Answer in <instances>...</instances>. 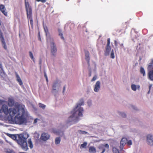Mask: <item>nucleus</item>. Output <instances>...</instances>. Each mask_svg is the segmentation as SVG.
I'll use <instances>...</instances> for the list:
<instances>
[{"label": "nucleus", "instance_id": "obj_39", "mask_svg": "<svg viewBox=\"0 0 153 153\" xmlns=\"http://www.w3.org/2000/svg\"><path fill=\"white\" fill-rule=\"evenodd\" d=\"M3 36L2 33L0 30V39L3 38Z\"/></svg>", "mask_w": 153, "mask_h": 153}, {"label": "nucleus", "instance_id": "obj_56", "mask_svg": "<svg viewBox=\"0 0 153 153\" xmlns=\"http://www.w3.org/2000/svg\"><path fill=\"white\" fill-rule=\"evenodd\" d=\"M88 104L89 105H90V104H89V101H88Z\"/></svg>", "mask_w": 153, "mask_h": 153}, {"label": "nucleus", "instance_id": "obj_30", "mask_svg": "<svg viewBox=\"0 0 153 153\" xmlns=\"http://www.w3.org/2000/svg\"><path fill=\"white\" fill-rule=\"evenodd\" d=\"M39 107L42 108L43 109H44L46 107V105L41 103H39Z\"/></svg>", "mask_w": 153, "mask_h": 153}, {"label": "nucleus", "instance_id": "obj_40", "mask_svg": "<svg viewBox=\"0 0 153 153\" xmlns=\"http://www.w3.org/2000/svg\"><path fill=\"white\" fill-rule=\"evenodd\" d=\"M121 116L123 117H126V114L124 113H122L121 114Z\"/></svg>", "mask_w": 153, "mask_h": 153}, {"label": "nucleus", "instance_id": "obj_14", "mask_svg": "<svg viewBox=\"0 0 153 153\" xmlns=\"http://www.w3.org/2000/svg\"><path fill=\"white\" fill-rule=\"evenodd\" d=\"M128 140L125 137L123 138L120 141V146L123 147L124 145L127 143Z\"/></svg>", "mask_w": 153, "mask_h": 153}, {"label": "nucleus", "instance_id": "obj_12", "mask_svg": "<svg viewBox=\"0 0 153 153\" xmlns=\"http://www.w3.org/2000/svg\"><path fill=\"white\" fill-rule=\"evenodd\" d=\"M1 109L2 110V111L6 115H8L9 113V109L7 106L5 105H2Z\"/></svg>", "mask_w": 153, "mask_h": 153}, {"label": "nucleus", "instance_id": "obj_23", "mask_svg": "<svg viewBox=\"0 0 153 153\" xmlns=\"http://www.w3.org/2000/svg\"><path fill=\"white\" fill-rule=\"evenodd\" d=\"M28 146L30 149H32L33 147V145L31 139H29L28 140Z\"/></svg>", "mask_w": 153, "mask_h": 153}, {"label": "nucleus", "instance_id": "obj_9", "mask_svg": "<svg viewBox=\"0 0 153 153\" xmlns=\"http://www.w3.org/2000/svg\"><path fill=\"white\" fill-rule=\"evenodd\" d=\"M152 136L150 134H148L147 136V141L148 144L150 145H153V138Z\"/></svg>", "mask_w": 153, "mask_h": 153}, {"label": "nucleus", "instance_id": "obj_46", "mask_svg": "<svg viewBox=\"0 0 153 153\" xmlns=\"http://www.w3.org/2000/svg\"><path fill=\"white\" fill-rule=\"evenodd\" d=\"M38 120L37 119H36L34 120L33 123H36L37 122V120Z\"/></svg>", "mask_w": 153, "mask_h": 153}, {"label": "nucleus", "instance_id": "obj_17", "mask_svg": "<svg viewBox=\"0 0 153 153\" xmlns=\"http://www.w3.org/2000/svg\"><path fill=\"white\" fill-rule=\"evenodd\" d=\"M111 50V47L110 46H106L105 47V51L104 54L105 56H107L109 55L110 52Z\"/></svg>", "mask_w": 153, "mask_h": 153}, {"label": "nucleus", "instance_id": "obj_3", "mask_svg": "<svg viewBox=\"0 0 153 153\" xmlns=\"http://www.w3.org/2000/svg\"><path fill=\"white\" fill-rule=\"evenodd\" d=\"M29 137L27 134H20L18 135L17 142L21 148L24 151H26L28 149L27 139Z\"/></svg>", "mask_w": 153, "mask_h": 153}, {"label": "nucleus", "instance_id": "obj_52", "mask_svg": "<svg viewBox=\"0 0 153 153\" xmlns=\"http://www.w3.org/2000/svg\"><path fill=\"white\" fill-rule=\"evenodd\" d=\"M89 76H91V72L89 73Z\"/></svg>", "mask_w": 153, "mask_h": 153}, {"label": "nucleus", "instance_id": "obj_57", "mask_svg": "<svg viewBox=\"0 0 153 153\" xmlns=\"http://www.w3.org/2000/svg\"><path fill=\"white\" fill-rule=\"evenodd\" d=\"M80 1V0H78V2H79Z\"/></svg>", "mask_w": 153, "mask_h": 153}, {"label": "nucleus", "instance_id": "obj_29", "mask_svg": "<svg viewBox=\"0 0 153 153\" xmlns=\"http://www.w3.org/2000/svg\"><path fill=\"white\" fill-rule=\"evenodd\" d=\"M112 151L113 153H119V150L115 147H114L112 149Z\"/></svg>", "mask_w": 153, "mask_h": 153}, {"label": "nucleus", "instance_id": "obj_54", "mask_svg": "<svg viewBox=\"0 0 153 153\" xmlns=\"http://www.w3.org/2000/svg\"><path fill=\"white\" fill-rule=\"evenodd\" d=\"M6 152L7 153H11V152H8V151H6Z\"/></svg>", "mask_w": 153, "mask_h": 153}, {"label": "nucleus", "instance_id": "obj_38", "mask_svg": "<svg viewBox=\"0 0 153 153\" xmlns=\"http://www.w3.org/2000/svg\"><path fill=\"white\" fill-rule=\"evenodd\" d=\"M37 1L39 2L41 1L43 3L45 2L46 1V0H36Z\"/></svg>", "mask_w": 153, "mask_h": 153}, {"label": "nucleus", "instance_id": "obj_45", "mask_svg": "<svg viewBox=\"0 0 153 153\" xmlns=\"http://www.w3.org/2000/svg\"><path fill=\"white\" fill-rule=\"evenodd\" d=\"M7 135H8L10 137H12V136H15L14 135H12V134H7Z\"/></svg>", "mask_w": 153, "mask_h": 153}, {"label": "nucleus", "instance_id": "obj_8", "mask_svg": "<svg viewBox=\"0 0 153 153\" xmlns=\"http://www.w3.org/2000/svg\"><path fill=\"white\" fill-rule=\"evenodd\" d=\"M0 11L5 16H7V13L4 6L2 4H0Z\"/></svg>", "mask_w": 153, "mask_h": 153}, {"label": "nucleus", "instance_id": "obj_49", "mask_svg": "<svg viewBox=\"0 0 153 153\" xmlns=\"http://www.w3.org/2000/svg\"><path fill=\"white\" fill-rule=\"evenodd\" d=\"M39 40H40V41H41V39L40 37L39 33Z\"/></svg>", "mask_w": 153, "mask_h": 153}, {"label": "nucleus", "instance_id": "obj_22", "mask_svg": "<svg viewBox=\"0 0 153 153\" xmlns=\"http://www.w3.org/2000/svg\"><path fill=\"white\" fill-rule=\"evenodd\" d=\"M131 89L134 91H136L137 88L139 89L140 88L139 85H136L134 84H132L131 85Z\"/></svg>", "mask_w": 153, "mask_h": 153}, {"label": "nucleus", "instance_id": "obj_27", "mask_svg": "<svg viewBox=\"0 0 153 153\" xmlns=\"http://www.w3.org/2000/svg\"><path fill=\"white\" fill-rule=\"evenodd\" d=\"M58 32L59 33V35L61 36V38L64 40V38L63 36V34L62 32V31L60 29H58Z\"/></svg>", "mask_w": 153, "mask_h": 153}, {"label": "nucleus", "instance_id": "obj_36", "mask_svg": "<svg viewBox=\"0 0 153 153\" xmlns=\"http://www.w3.org/2000/svg\"><path fill=\"white\" fill-rule=\"evenodd\" d=\"M127 143L128 145L130 146L132 144V142L131 140H129L128 141H127Z\"/></svg>", "mask_w": 153, "mask_h": 153}, {"label": "nucleus", "instance_id": "obj_5", "mask_svg": "<svg viewBox=\"0 0 153 153\" xmlns=\"http://www.w3.org/2000/svg\"><path fill=\"white\" fill-rule=\"evenodd\" d=\"M51 53L53 56H55L56 55L57 50L53 42L51 43Z\"/></svg>", "mask_w": 153, "mask_h": 153}, {"label": "nucleus", "instance_id": "obj_31", "mask_svg": "<svg viewBox=\"0 0 153 153\" xmlns=\"http://www.w3.org/2000/svg\"><path fill=\"white\" fill-rule=\"evenodd\" d=\"M110 57L112 59H114V55L113 50H112L111 51L110 54Z\"/></svg>", "mask_w": 153, "mask_h": 153}, {"label": "nucleus", "instance_id": "obj_43", "mask_svg": "<svg viewBox=\"0 0 153 153\" xmlns=\"http://www.w3.org/2000/svg\"><path fill=\"white\" fill-rule=\"evenodd\" d=\"M120 45L121 48H124V45L123 43L119 44Z\"/></svg>", "mask_w": 153, "mask_h": 153}, {"label": "nucleus", "instance_id": "obj_37", "mask_svg": "<svg viewBox=\"0 0 153 153\" xmlns=\"http://www.w3.org/2000/svg\"><path fill=\"white\" fill-rule=\"evenodd\" d=\"M0 39L1 40V42L3 44H5V42L4 40V39L3 38Z\"/></svg>", "mask_w": 153, "mask_h": 153}, {"label": "nucleus", "instance_id": "obj_47", "mask_svg": "<svg viewBox=\"0 0 153 153\" xmlns=\"http://www.w3.org/2000/svg\"><path fill=\"white\" fill-rule=\"evenodd\" d=\"M151 88V85H149V91L148 92V94H149V93L150 89Z\"/></svg>", "mask_w": 153, "mask_h": 153}, {"label": "nucleus", "instance_id": "obj_60", "mask_svg": "<svg viewBox=\"0 0 153 153\" xmlns=\"http://www.w3.org/2000/svg\"><path fill=\"white\" fill-rule=\"evenodd\" d=\"M5 1H6L7 0H4Z\"/></svg>", "mask_w": 153, "mask_h": 153}, {"label": "nucleus", "instance_id": "obj_58", "mask_svg": "<svg viewBox=\"0 0 153 153\" xmlns=\"http://www.w3.org/2000/svg\"><path fill=\"white\" fill-rule=\"evenodd\" d=\"M54 133H56V132L55 131H53Z\"/></svg>", "mask_w": 153, "mask_h": 153}, {"label": "nucleus", "instance_id": "obj_48", "mask_svg": "<svg viewBox=\"0 0 153 153\" xmlns=\"http://www.w3.org/2000/svg\"><path fill=\"white\" fill-rule=\"evenodd\" d=\"M65 86H64L63 88V93H64V92L65 91Z\"/></svg>", "mask_w": 153, "mask_h": 153}, {"label": "nucleus", "instance_id": "obj_26", "mask_svg": "<svg viewBox=\"0 0 153 153\" xmlns=\"http://www.w3.org/2000/svg\"><path fill=\"white\" fill-rule=\"evenodd\" d=\"M44 29L45 31V33L46 35L47 36L49 35V33L48 32V29L47 27L46 26L45 27H44Z\"/></svg>", "mask_w": 153, "mask_h": 153}, {"label": "nucleus", "instance_id": "obj_25", "mask_svg": "<svg viewBox=\"0 0 153 153\" xmlns=\"http://www.w3.org/2000/svg\"><path fill=\"white\" fill-rule=\"evenodd\" d=\"M29 56L31 59L33 61V62H35V58L34 57V56L33 55V54L32 53V52L31 51H29Z\"/></svg>", "mask_w": 153, "mask_h": 153}, {"label": "nucleus", "instance_id": "obj_18", "mask_svg": "<svg viewBox=\"0 0 153 153\" xmlns=\"http://www.w3.org/2000/svg\"><path fill=\"white\" fill-rule=\"evenodd\" d=\"M15 74L16 78V80L19 83V84L20 85H23V82L22 80L20 78L19 76V75L16 72L15 73Z\"/></svg>", "mask_w": 153, "mask_h": 153}, {"label": "nucleus", "instance_id": "obj_15", "mask_svg": "<svg viewBox=\"0 0 153 153\" xmlns=\"http://www.w3.org/2000/svg\"><path fill=\"white\" fill-rule=\"evenodd\" d=\"M15 104V101L13 99L9 98L8 101V105L9 106L12 107Z\"/></svg>", "mask_w": 153, "mask_h": 153}, {"label": "nucleus", "instance_id": "obj_10", "mask_svg": "<svg viewBox=\"0 0 153 153\" xmlns=\"http://www.w3.org/2000/svg\"><path fill=\"white\" fill-rule=\"evenodd\" d=\"M100 87V81H97L95 85L94 90L95 92H97L99 90Z\"/></svg>", "mask_w": 153, "mask_h": 153}, {"label": "nucleus", "instance_id": "obj_19", "mask_svg": "<svg viewBox=\"0 0 153 153\" xmlns=\"http://www.w3.org/2000/svg\"><path fill=\"white\" fill-rule=\"evenodd\" d=\"M147 69L148 71L153 70V59L151 60V62L148 65Z\"/></svg>", "mask_w": 153, "mask_h": 153}, {"label": "nucleus", "instance_id": "obj_32", "mask_svg": "<svg viewBox=\"0 0 153 153\" xmlns=\"http://www.w3.org/2000/svg\"><path fill=\"white\" fill-rule=\"evenodd\" d=\"M87 145V143L86 142H84L81 145V147L82 148H85L86 146Z\"/></svg>", "mask_w": 153, "mask_h": 153}, {"label": "nucleus", "instance_id": "obj_28", "mask_svg": "<svg viewBox=\"0 0 153 153\" xmlns=\"http://www.w3.org/2000/svg\"><path fill=\"white\" fill-rule=\"evenodd\" d=\"M60 142V137H56L55 140V143L56 144H59Z\"/></svg>", "mask_w": 153, "mask_h": 153}, {"label": "nucleus", "instance_id": "obj_59", "mask_svg": "<svg viewBox=\"0 0 153 153\" xmlns=\"http://www.w3.org/2000/svg\"><path fill=\"white\" fill-rule=\"evenodd\" d=\"M41 61H40V63L41 64Z\"/></svg>", "mask_w": 153, "mask_h": 153}, {"label": "nucleus", "instance_id": "obj_1", "mask_svg": "<svg viewBox=\"0 0 153 153\" xmlns=\"http://www.w3.org/2000/svg\"><path fill=\"white\" fill-rule=\"evenodd\" d=\"M16 107L17 110L14 108H9L8 114L12 118L17 114L13 120V121L16 124H22L26 121V119L25 117L24 106L18 104L16 105Z\"/></svg>", "mask_w": 153, "mask_h": 153}, {"label": "nucleus", "instance_id": "obj_2", "mask_svg": "<svg viewBox=\"0 0 153 153\" xmlns=\"http://www.w3.org/2000/svg\"><path fill=\"white\" fill-rule=\"evenodd\" d=\"M80 102L78 103L76 106L71 111L72 115L71 116L68 118V120L67 121V123H68L74 120L73 119L75 115V114L78 112V115L79 116H82V112L83 111V108L81 107L82 105L84 104V102L83 99H81L80 100Z\"/></svg>", "mask_w": 153, "mask_h": 153}, {"label": "nucleus", "instance_id": "obj_24", "mask_svg": "<svg viewBox=\"0 0 153 153\" xmlns=\"http://www.w3.org/2000/svg\"><path fill=\"white\" fill-rule=\"evenodd\" d=\"M140 72L141 74H143V76H146V72L144 68L142 67H141L140 68Z\"/></svg>", "mask_w": 153, "mask_h": 153}, {"label": "nucleus", "instance_id": "obj_20", "mask_svg": "<svg viewBox=\"0 0 153 153\" xmlns=\"http://www.w3.org/2000/svg\"><path fill=\"white\" fill-rule=\"evenodd\" d=\"M0 75L3 77L5 75V73L4 71L1 63L0 62Z\"/></svg>", "mask_w": 153, "mask_h": 153}, {"label": "nucleus", "instance_id": "obj_6", "mask_svg": "<svg viewBox=\"0 0 153 153\" xmlns=\"http://www.w3.org/2000/svg\"><path fill=\"white\" fill-rule=\"evenodd\" d=\"M105 147L107 149H108L109 148V145L107 144L105 145L102 144L99 146L98 148L100 150H102V152L101 153H103L105 151Z\"/></svg>", "mask_w": 153, "mask_h": 153}, {"label": "nucleus", "instance_id": "obj_21", "mask_svg": "<svg viewBox=\"0 0 153 153\" xmlns=\"http://www.w3.org/2000/svg\"><path fill=\"white\" fill-rule=\"evenodd\" d=\"M90 153H95L96 152V149L93 146H91L89 147L88 150Z\"/></svg>", "mask_w": 153, "mask_h": 153}, {"label": "nucleus", "instance_id": "obj_16", "mask_svg": "<svg viewBox=\"0 0 153 153\" xmlns=\"http://www.w3.org/2000/svg\"><path fill=\"white\" fill-rule=\"evenodd\" d=\"M25 6L26 11L32 10V7L30 6L28 2L26 0H25Z\"/></svg>", "mask_w": 153, "mask_h": 153}, {"label": "nucleus", "instance_id": "obj_55", "mask_svg": "<svg viewBox=\"0 0 153 153\" xmlns=\"http://www.w3.org/2000/svg\"><path fill=\"white\" fill-rule=\"evenodd\" d=\"M46 80L47 81V82H48V78H46Z\"/></svg>", "mask_w": 153, "mask_h": 153}, {"label": "nucleus", "instance_id": "obj_34", "mask_svg": "<svg viewBox=\"0 0 153 153\" xmlns=\"http://www.w3.org/2000/svg\"><path fill=\"white\" fill-rule=\"evenodd\" d=\"M110 38H108L107 39V43L106 45L107 46H110Z\"/></svg>", "mask_w": 153, "mask_h": 153}, {"label": "nucleus", "instance_id": "obj_53", "mask_svg": "<svg viewBox=\"0 0 153 153\" xmlns=\"http://www.w3.org/2000/svg\"><path fill=\"white\" fill-rule=\"evenodd\" d=\"M142 59V58H141V57H140V58H139V61H140Z\"/></svg>", "mask_w": 153, "mask_h": 153}, {"label": "nucleus", "instance_id": "obj_50", "mask_svg": "<svg viewBox=\"0 0 153 153\" xmlns=\"http://www.w3.org/2000/svg\"><path fill=\"white\" fill-rule=\"evenodd\" d=\"M44 76L46 78H48L47 76V75H46V74L45 73Z\"/></svg>", "mask_w": 153, "mask_h": 153}, {"label": "nucleus", "instance_id": "obj_41", "mask_svg": "<svg viewBox=\"0 0 153 153\" xmlns=\"http://www.w3.org/2000/svg\"><path fill=\"white\" fill-rule=\"evenodd\" d=\"M56 84H54L53 86V89L54 90H56Z\"/></svg>", "mask_w": 153, "mask_h": 153}, {"label": "nucleus", "instance_id": "obj_51", "mask_svg": "<svg viewBox=\"0 0 153 153\" xmlns=\"http://www.w3.org/2000/svg\"><path fill=\"white\" fill-rule=\"evenodd\" d=\"M2 112H3L2 109H0V113H1Z\"/></svg>", "mask_w": 153, "mask_h": 153}, {"label": "nucleus", "instance_id": "obj_44", "mask_svg": "<svg viewBox=\"0 0 153 153\" xmlns=\"http://www.w3.org/2000/svg\"><path fill=\"white\" fill-rule=\"evenodd\" d=\"M4 45V48L5 49H7V46L6 44H3Z\"/></svg>", "mask_w": 153, "mask_h": 153}, {"label": "nucleus", "instance_id": "obj_7", "mask_svg": "<svg viewBox=\"0 0 153 153\" xmlns=\"http://www.w3.org/2000/svg\"><path fill=\"white\" fill-rule=\"evenodd\" d=\"M50 135L47 133H43L41 136L40 138L42 140L45 141L49 139Z\"/></svg>", "mask_w": 153, "mask_h": 153}, {"label": "nucleus", "instance_id": "obj_13", "mask_svg": "<svg viewBox=\"0 0 153 153\" xmlns=\"http://www.w3.org/2000/svg\"><path fill=\"white\" fill-rule=\"evenodd\" d=\"M147 76L148 79L153 81V70L148 71Z\"/></svg>", "mask_w": 153, "mask_h": 153}, {"label": "nucleus", "instance_id": "obj_4", "mask_svg": "<svg viewBox=\"0 0 153 153\" xmlns=\"http://www.w3.org/2000/svg\"><path fill=\"white\" fill-rule=\"evenodd\" d=\"M27 17L28 19L30 20V23L32 27L33 26V21L32 18V9L26 11Z\"/></svg>", "mask_w": 153, "mask_h": 153}, {"label": "nucleus", "instance_id": "obj_35", "mask_svg": "<svg viewBox=\"0 0 153 153\" xmlns=\"http://www.w3.org/2000/svg\"><path fill=\"white\" fill-rule=\"evenodd\" d=\"M97 79V76L96 75H95L94 76L93 78L91 80V82H93L95 80Z\"/></svg>", "mask_w": 153, "mask_h": 153}, {"label": "nucleus", "instance_id": "obj_33", "mask_svg": "<svg viewBox=\"0 0 153 153\" xmlns=\"http://www.w3.org/2000/svg\"><path fill=\"white\" fill-rule=\"evenodd\" d=\"M78 132L79 133L81 134H86L87 133V132L86 131H81V130H79L78 131Z\"/></svg>", "mask_w": 153, "mask_h": 153}, {"label": "nucleus", "instance_id": "obj_11", "mask_svg": "<svg viewBox=\"0 0 153 153\" xmlns=\"http://www.w3.org/2000/svg\"><path fill=\"white\" fill-rule=\"evenodd\" d=\"M85 59L87 62L88 66H89L90 57L89 56V52L88 51H85Z\"/></svg>", "mask_w": 153, "mask_h": 153}, {"label": "nucleus", "instance_id": "obj_42", "mask_svg": "<svg viewBox=\"0 0 153 153\" xmlns=\"http://www.w3.org/2000/svg\"><path fill=\"white\" fill-rule=\"evenodd\" d=\"M114 45H115V46L116 47H117V43H117V41H116V40H115L114 41Z\"/></svg>", "mask_w": 153, "mask_h": 153}]
</instances>
